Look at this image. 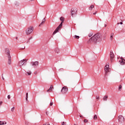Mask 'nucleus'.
I'll return each mask as SVG.
<instances>
[{
    "instance_id": "1",
    "label": "nucleus",
    "mask_w": 125,
    "mask_h": 125,
    "mask_svg": "<svg viewBox=\"0 0 125 125\" xmlns=\"http://www.w3.org/2000/svg\"><path fill=\"white\" fill-rule=\"evenodd\" d=\"M104 39L105 37L102 36L101 34L97 33L93 36L90 39L89 42H93L94 43H95L97 42H101L102 40Z\"/></svg>"
},
{
    "instance_id": "2",
    "label": "nucleus",
    "mask_w": 125,
    "mask_h": 125,
    "mask_svg": "<svg viewBox=\"0 0 125 125\" xmlns=\"http://www.w3.org/2000/svg\"><path fill=\"white\" fill-rule=\"evenodd\" d=\"M5 54L6 55V57L8 59V64L9 65L11 64V56L10 55V51L9 49L6 48L5 49Z\"/></svg>"
},
{
    "instance_id": "3",
    "label": "nucleus",
    "mask_w": 125,
    "mask_h": 125,
    "mask_svg": "<svg viewBox=\"0 0 125 125\" xmlns=\"http://www.w3.org/2000/svg\"><path fill=\"white\" fill-rule=\"evenodd\" d=\"M34 31V27L30 26L25 30L26 35H31L32 32Z\"/></svg>"
},
{
    "instance_id": "4",
    "label": "nucleus",
    "mask_w": 125,
    "mask_h": 125,
    "mask_svg": "<svg viewBox=\"0 0 125 125\" xmlns=\"http://www.w3.org/2000/svg\"><path fill=\"white\" fill-rule=\"evenodd\" d=\"M27 64V60L23 59L19 62V65L20 67H22V66H25Z\"/></svg>"
},
{
    "instance_id": "5",
    "label": "nucleus",
    "mask_w": 125,
    "mask_h": 125,
    "mask_svg": "<svg viewBox=\"0 0 125 125\" xmlns=\"http://www.w3.org/2000/svg\"><path fill=\"white\" fill-rule=\"evenodd\" d=\"M62 25H63V23L61 22L60 25L57 27V28L54 31V32L53 33V35H55V34H56L57 33H58V32H59V30H60V28H61V27H62Z\"/></svg>"
},
{
    "instance_id": "6",
    "label": "nucleus",
    "mask_w": 125,
    "mask_h": 125,
    "mask_svg": "<svg viewBox=\"0 0 125 125\" xmlns=\"http://www.w3.org/2000/svg\"><path fill=\"white\" fill-rule=\"evenodd\" d=\"M68 92V87L64 86L62 87L61 90V92L62 94H66Z\"/></svg>"
},
{
    "instance_id": "7",
    "label": "nucleus",
    "mask_w": 125,
    "mask_h": 125,
    "mask_svg": "<svg viewBox=\"0 0 125 125\" xmlns=\"http://www.w3.org/2000/svg\"><path fill=\"white\" fill-rule=\"evenodd\" d=\"M118 120L119 122L122 124V123H124V122H125V117L122 115H120L118 117Z\"/></svg>"
},
{
    "instance_id": "8",
    "label": "nucleus",
    "mask_w": 125,
    "mask_h": 125,
    "mask_svg": "<svg viewBox=\"0 0 125 125\" xmlns=\"http://www.w3.org/2000/svg\"><path fill=\"white\" fill-rule=\"evenodd\" d=\"M110 68H109V65H106L104 66L105 76H107V74L110 72Z\"/></svg>"
},
{
    "instance_id": "9",
    "label": "nucleus",
    "mask_w": 125,
    "mask_h": 125,
    "mask_svg": "<svg viewBox=\"0 0 125 125\" xmlns=\"http://www.w3.org/2000/svg\"><path fill=\"white\" fill-rule=\"evenodd\" d=\"M110 61H111V62H113V61H114L113 58H114V57H115V56H114V53H113L112 51H110Z\"/></svg>"
},
{
    "instance_id": "10",
    "label": "nucleus",
    "mask_w": 125,
    "mask_h": 125,
    "mask_svg": "<svg viewBox=\"0 0 125 125\" xmlns=\"http://www.w3.org/2000/svg\"><path fill=\"white\" fill-rule=\"evenodd\" d=\"M30 64L32 66H34V67L35 68V67H37V66L39 65V62H30Z\"/></svg>"
},
{
    "instance_id": "11",
    "label": "nucleus",
    "mask_w": 125,
    "mask_h": 125,
    "mask_svg": "<svg viewBox=\"0 0 125 125\" xmlns=\"http://www.w3.org/2000/svg\"><path fill=\"white\" fill-rule=\"evenodd\" d=\"M71 15L72 17H75L77 15V11H75L74 9H71Z\"/></svg>"
},
{
    "instance_id": "12",
    "label": "nucleus",
    "mask_w": 125,
    "mask_h": 125,
    "mask_svg": "<svg viewBox=\"0 0 125 125\" xmlns=\"http://www.w3.org/2000/svg\"><path fill=\"white\" fill-rule=\"evenodd\" d=\"M121 60L119 61L121 65H125V60L123 59L122 58H121Z\"/></svg>"
},
{
    "instance_id": "13",
    "label": "nucleus",
    "mask_w": 125,
    "mask_h": 125,
    "mask_svg": "<svg viewBox=\"0 0 125 125\" xmlns=\"http://www.w3.org/2000/svg\"><path fill=\"white\" fill-rule=\"evenodd\" d=\"M52 89H53V86L51 85L50 87L49 88V89H48L47 90V92H49V91H51L52 90Z\"/></svg>"
},
{
    "instance_id": "14",
    "label": "nucleus",
    "mask_w": 125,
    "mask_h": 125,
    "mask_svg": "<svg viewBox=\"0 0 125 125\" xmlns=\"http://www.w3.org/2000/svg\"><path fill=\"white\" fill-rule=\"evenodd\" d=\"M60 19V21H62L61 23H63V22H64L65 20V18H64V17H61Z\"/></svg>"
},
{
    "instance_id": "15",
    "label": "nucleus",
    "mask_w": 125,
    "mask_h": 125,
    "mask_svg": "<svg viewBox=\"0 0 125 125\" xmlns=\"http://www.w3.org/2000/svg\"><path fill=\"white\" fill-rule=\"evenodd\" d=\"M107 99H108V96L105 95L103 98V100L104 101H107Z\"/></svg>"
},
{
    "instance_id": "16",
    "label": "nucleus",
    "mask_w": 125,
    "mask_h": 125,
    "mask_svg": "<svg viewBox=\"0 0 125 125\" xmlns=\"http://www.w3.org/2000/svg\"><path fill=\"white\" fill-rule=\"evenodd\" d=\"M44 22H45V19H43L42 20V22L40 23V24L39 25V27H41V25H42V24H43V23H44Z\"/></svg>"
},
{
    "instance_id": "17",
    "label": "nucleus",
    "mask_w": 125,
    "mask_h": 125,
    "mask_svg": "<svg viewBox=\"0 0 125 125\" xmlns=\"http://www.w3.org/2000/svg\"><path fill=\"white\" fill-rule=\"evenodd\" d=\"M114 37V33H111L110 34V40L111 41H112V40H113V38Z\"/></svg>"
},
{
    "instance_id": "18",
    "label": "nucleus",
    "mask_w": 125,
    "mask_h": 125,
    "mask_svg": "<svg viewBox=\"0 0 125 125\" xmlns=\"http://www.w3.org/2000/svg\"><path fill=\"white\" fill-rule=\"evenodd\" d=\"M92 8H94V5H91L90 7H89V10H92Z\"/></svg>"
},
{
    "instance_id": "19",
    "label": "nucleus",
    "mask_w": 125,
    "mask_h": 125,
    "mask_svg": "<svg viewBox=\"0 0 125 125\" xmlns=\"http://www.w3.org/2000/svg\"><path fill=\"white\" fill-rule=\"evenodd\" d=\"M59 51H60V50H59V48H56L55 49V52L57 53H58L59 52Z\"/></svg>"
},
{
    "instance_id": "20",
    "label": "nucleus",
    "mask_w": 125,
    "mask_h": 125,
    "mask_svg": "<svg viewBox=\"0 0 125 125\" xmlns=\"http://www.w3.org/2000/svg\"><path fill=\"white\" fill-rule=\"evenodd\" d=\"M93 35V33L91 32L88 35V37H89V38H90V37H92V36Z\"/></svg>"
},
{
    "instance_id": "21",
    "label": "nucleus",
    "mask_w": 125,
    "mask_h": 125,
    "mask_svg": "<svg viewBox=\"0 0 125 125\" xmlns=\"http://www.w3.org/2000/svg\"><path fill=\"white\" fill-rule=\"evenodd\" d=\"M26 74H27L28 76H31V75H32V72L29 71V72H27Z\"/></svg>"
},
{
    "instance_id": "22",
    "label": "nucleus",
    "mask_w": 125,
    "mask_h": 125,
    "mask_svg": "<svg viewBox=\"0 0 125 125\" xmlns=\"http://www.w3.org/2000/svg\"><path fill=\"white\" fill-rule=\"evenodd\" d=\"M96 99H97L98 100H99V99H100V98L99 97V95H97L96 96Z\"/></svg>"
},
{
    "instance_id": "23",
    "label": "nucleus",
    "mask_w": 125,
    "mask_h": 125,
    "mask_svg": "<svg viewBox=\"0 0 125 125\" xmlns=\"http://www.w3.org/2000/svg\"><path fill=\"white\" fill-rule=\"evenodd\" d=\"M74 38H75V39H80V36H77V35H75V36H74Z\"/></svg>"
},
{
    "instance_id": "24",
    "label": "nucleus",
    "mask_w": 125,
    "mask_h": 125,
    "mask_svg": "<svg viewBox=\"0 0 125 125\" xmlns=\"http://www.w3.org/2000/svg\"><path fill=\"white\" fill-rule=\"evenodd\" d=\"M26 100L28 101V93H26Z\"/></svg>"
},
{
    "instance_id": "25",
    "label": "nucleus",
    "mask_w": 125,
    "mask_h": 125,
    "mask_svg": "<svg viewBox=\"0 0 125 125\" xmlns=\"http://www.w3.org/2000/svg\"><path fill=\"white\" fill-rule=\"evenodd\" d=\"M122 87H123V86H122V85H120L119 86V90H121V89H122Z\"/></svg>"
},
{
    "instance_id": "26",
    "label": "nucleus",
    "mask_w": 125,
    "mask_h": 125,
    "mask_svg": "<svg viewBox=\"0 0 125 125\" xmlns=\"http://www.w3.org/2000/svg\"><path fill=\"white\" fill-rule=\"evenodd\" d=\"M4 125V122L2 121H0V125Z\"/></svg>"
},
{
    "instance_id": "27",
    "label": "nucleus",
    "mask_w": 125,
    "mask_h": 125,
    "mask_svg": "<svg viewBox=\"0 0 125 125\" xmlns=\"http://www.w3.org/2000/svg\"><path fill=\"white\" fill-rule=\"evenodd\" d=\"M96 119H97V115H95L94 116V120H96Z\"/></svg>"
},
{
    "instance_id": "28",
    "label": "nucleus",
    "mask_w": 125,
    "mask_h": 125,
    "mask_svg": "<svg viewBox=\"0 0 125 125\" xmlns=\"http://www.w3.org/2000/svg\"><path fill=\"white\" fill-rule=\"evenodd\" d=\"M59 71L60 72H61V71H64V69H63V68H61V69H59Z\"/></svg>"
},
{
    "instance_id": "29",
    "label": "nucleus",
    "mask_w": 125,
    "mask_h": 125,
    "mask_svg": "<svg viewBox=\"0 0 125 125\" xmlns=\"http://www.w3.org/2000/svg\"><path fill=\"white\" fill-rule=\"evenodd\" d=\"M14 109H15V107H13L11 108L12 112H13L14 111Z\"/></svg>"
},
{
    "instance_id": "30",
    "label": "nucleus",
    "mask_w": 125,
    "mask_h": 125,
    "mask_svg": "<svg viewBox=\"0 0 125 125\" xmlns=\"http://www.w3.org/2000/svg\"><path fill=\"white\" fill-rule=\"evenodd\" d=\"M120 24L121 25H123V22H122V21H121L120 23H117V25H120Z\"/></svg>"
},
{
    "instance_id": "31",
    "label": "nucleus",
    "mask_w": 125,
    "mask_h": 125,
    "mask_svg": "<svg viewBox=\"0 0 125 125\" xmlns=\"http://www.w3.org/2000/svg\"><path fill=\"white\" fill-rule=\"evenodd\" d=\"M62 125H66V123H65V122H63L62 123Z\"/></svg>"
},
{
    "instance_id": "32",
    "label": "nucleus",
    "mask_w": 125,
    "mask_h": 125,
    "mask_svg": "<svg viewBox=\"0 0 125 125\" xmlns=\"http://www.w3.org/2000/svg\"><path fill=\"white\" fill-rule=\"evenodd\" d=\"M2 79L3 81H4V78L3 77V74H2Z\"/></svg>"
},
{
    "instance_id": "33",
    "label": "nucleus",
    "mask_w": 125,
    "mask_h": 125,
    "mask_svg": "<svg viewBox=\"0 0 125 125\" xmlns=\"http://www.w3.org/2000/svg\"><path fill=\"white\" fill-rule=\"evenodd\" d=\"M7 98L8 99H10V95H8Z\"/></svg>"
},
{
    "instance_id": "34",
    "label": "nucleus",
    "mask_w": 125,
    "mask_h": 125,
    "mask_svg": "<svg viewBox=\"0 0 125 125\" xmlns=\"http://www.w3.org/2000/svg\"><path fill=\"white\" fill-rule=\"evenodd\" d=\"M83 122L84 123H87V120L84 119Z\"/></svg>"
},
{
    "instance_id": "35",
    "label": "nucleus",
    "mask_w": 125,
    "mask_h": 125,
    "mask_svg": "<svg viewBox=\"0 0 125 125\" xmlns=\"http://www.w3.org/2000/svg\"><path fill=\"white\" fill-rule=\"evenodd\" d=\"M43 125H50V124H48L47 123H46Z\"/></svg>"
},
{
    "instance_id": "36",
    "label": "nucleus",
    "mask_w": 125,
    "mask_h": 125,
    "mask_svg": "<svg viewBox=\"0 0 125 125\" xmlns=\"http://www.w3.org/2000/svg\"><path fill=\"white\" fill-rule=\"evenodd\" d=\"M50 106H52L53 105V102H51L50 104Z\"/></svg>"
},
{
    "instance_id": "37",
    "label": "nucleus",
    "mask_w": 125,
    "mask_h": 125,
    "mask_svg": "<svg viewBox=\"0 0 125 125\" xmlns=\"http://www.w3.org/2000/svg\"><path fill=\"white\" fill-rule=\"evenodd\" d=\"M25 124L26 125H28L29 123L28 122H25Z\"/></svg>"
},
{
    "instance_id": "38",
    "label": "nucleus",
    "mask_w": 125,
    "mask_h": 125,
    "mask_svg": "<svg viewBox=\"0 0 125 125\" xmlns=\"http://www.w3.org/2000/svg\"><path fill=\"white\" fill-rule=\"evenodd\" d=\"M2 104V102L0 101V106H1Z\"/></svg>"
},
{
    "instance_id": "39",
    "label": "nucleus",
    "mask_w": 125,
    "mask_h": 125,
    "mask_svg": "<svg viewBox=\"0 0 125 125\" xmlns=\"http://www.w3.org/2000/svg\"><path fill=\"white\" fill-rule=\"evenodd\" d=\"M96 13H97V11H96L95 13H94L93 15H95V14H96Z\"/></svg>"
},
{
    "instance_id": "40",
    "label": "nucleus",
    "mask_w": 125,
    "mask_h": 125,
    "mask_svg": "<svg viewBox=\"0 0 125 125\" xmlns=\"http://www.w3.org/2000/svg\"><path fill=\"white\" fill-rule=\"evenodd\" d=\"M32 39H33V37H32L29 38L28 39V40H29V41H30V40Z\"/></svg>"
},
{
    "instance_id": "41",
    "label": "nucleus",
    "mask_w": 125,
    "mask_h": 125,
    "mask_svg": "<svg viewBox=\"0 0 125 125\" xmlns=\"http://www.w3.org/2000/svg\"><path fill=\"white\" fill-rule=\"evenodd\" d=\"M37 71H36V72H34V74H35V75H37Z\"/></svg>"
},
{
    "instance_id": "42",
    "label": "nucleus",
    "mask_w": 125,
    "mask_h": 125,
    "mask_svg": "<svg viewBox=\"0 0 125 125\" xmlns=\"http://www.w3.org/2000/svg\"><path fill=\"white\" fill-rule=\"evenodd\" d=\"M3 123H4V125H6V122H3Z\"/></svg>"
},
{
    "instance_id": "43",
    "label": "nucleus",
    "mask_w": 125,
    "mask_h": 125,
    "mask_svg": "<svg viewBox=\"0 0 125 125\" xmlns=\"http://www.w3.org/2000/svg\"><path fill=\"white\" fill-rule=\"evenodd\" d=\"M29 42H30V40H29V39H28V40L27 42V43Z\"/></svg>"
},
{
    "instance_id": "44",
    "label": "nucleus",
    "mask_w": 125,
    "mask_h": 125,
    "mask_svg": "<svg viewBox=\"0 0 125 125\" xmlns=\"http://www.w3.org/2000/svg\"><path fill=\"white\" fill-rule=\"evenodd\" d=\"M16 40H18V37H16Z\"/></svg>"
},
{
    "instance_id": "45",
    "label": "nucleus",
    "mask_w": 125,
    "mask_h": 125,
    "mask_svg": "<svg viewBox=\"0 0 125 125\" xmlns=\"http://www.w3.org/2000/svg\"><path fill=\"white\" fill-rule=\"evenodd\" d=\"M46 114L47 115V112H46Z\"/></svg>"
},
{
    "instance_id": "46",
    "label": "nucleus",
    "mask_w": 125,
    "mask_h": 125,
    "mask_svg": "<svg viewBox=\"0 0 125 125\" xmlns=\"http://www.w3.org/2000/svg\"><path fill=\"white\" fill-rule=\"evenodd\" d=\"M106 24H105V25H104V27H106Z\"/></svg>"
}]
</instances>
